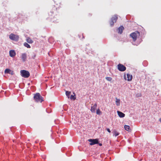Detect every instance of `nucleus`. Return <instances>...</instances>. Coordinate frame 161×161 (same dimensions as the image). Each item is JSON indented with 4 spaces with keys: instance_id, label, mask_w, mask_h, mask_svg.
Masks as SVG:
<instances>
[{
    "instance_id": "nucleus-27",
    "label": "nucleus",
    "mask_w": 161,
    "mask_h": 161,
    "mask_svg": "<svg viewBox=\"0 0 161 161\" xmlns=\"http://www.w3.org/2000/svg\"><path fill=\"white\" fill-rule=\"evenodd\" d=\"M124 29V28L123 26L121 25V33L122 32V30Z\"/></svg>"
},
{
    "instance_id": "nucleus-29",
    "label": "nucleus",
    "mask_w": 161,
    "mask_h": 161,
    "mask_svg": "<svg viewBox=\"0 0 161 161\" xmlns=\"http://www.w3.org/2000/svg\"><path fill=\"white\" fill-rule=\"evenodd\" d=\"M98 144H99V145L100 146H102V143H98Z\"/></svg>"
},
{
    "instance_id": "nucleus-23",
    "label": "nucleus",
    "mask_w": 161,
    "mask_h": 161,
    "mask_svg": "<svg viewBox=\"0 0 161 161\" xmlns=\"http://www.w3.org/2000/svg\"><path fill=\"white\" fill-rule=\"evenodd\" d=\"M87 141H98V139H89Z\"/></svg>"
},
{
    "instance_id": "nucleus-16",
    "label": "nucleus",
    "mask_w": 161,
    "mask_h": 161,
    "mask_svg": "<svg viewBox=\"0 0 161 161\" xmlns=\"http://www.w3.org/2000/svg\"><path fill=\"white\" fill-rule=\"evenodd\" d=\"M96 113L97 114L100 115L101 114L102 112L100 110V109L98 108L97 110Z\"/></svg>"
},
{
    "instance_id": "nucleus-22",
    "label": "nucleus",
    "mask_w": 161,
    "mask_h": 161,
    "mask_svg": "<svg viewBox=\"0 0 161 161\" xmlns=\"http://www.w3.org/2000/svg\"><path fill=\"white\" fill-rule=\"evenodd\" d=\"M70 98L71 99H73L74 100L75 99V97L74 96L72 95L70 97Z\"/></svg>"
},
{
    "instance_id": "nucleus-10",
    "label": "nucleus",
    "mask_w": 161,
    "mask_h": 161,
    "mask_svg": "<svg viewBox=\"0 0 161 161\" xmlns=\"http://www.w3.org/2000/svg\"><path fill=\"white\" fill-rule=\"evenodd\" d=\"M124 128L125 130L127 131H131L130 127L129 125H124Z\"/></svg>"
},
{
    "instance_id": "nucleus-8",
    "label": "nucleus",
    "mask_w": 161,
    "mask_h": 161,
    "mask_svg": "<svg viewBox=\"0 0 161 161\" xmlns=\"http://www.w3.org/2000/svg\"><path fill=\"white\" fill-rule=\"evenodd\" d=\"M5 73L9 74L12 75L14 74V71L9 69H7L5 70Z\"/></svg>"
},
{
    "instance_id": "nucleus-28",
    "label": "nucleus",
    "mask_w": 161,
    "mask_h": 161,
    "mask_svg": "<svg viewBox=\"0 0 161 161\" xmlns=\"http://www.w3.org/2000/svg\"><path fill=\"white\" fill-rule=\"evenodd\" d=\"M107 130L108 132H109V133L111 132V131L109 128H107Z\"/></svg>"
},
{
    "instance_id": "nucleus-25",
    "label": "nucleus",
    "mask_w": 161,
    "mask_h": 161,
    "mask_svg": "<svg viewBox=\"0 0 161 161\" xmlns=\"http://www.w3.org/2000/svg\"><path fill=\"white\" fill-rule=\"evenodd\" d=\"M121 27H119L118 29V33L119 34H121V32L120 31V28Z\"/></svg>"
},
{
    "instance_id": "nucleus-7",
    "label": "nucleus",
    "mask_w": 161,
    "mask_h": 161,
    "mask_svg": "<svg viewBox=\"0 0 161 161\" xmlns=\"http://www.w3.org/2000/svg\"><path fill=\"white\" fill-rule=\"evenodd\" d=\"M21 58L23 62L26 61L27 58V55L26 53H23L21 54Z\"/></svg>"
},
{
    "instance_id": "nucleus-21",
    "label": "nucleus",
    "mask_w": 161,
    "mask_h": 161,
    "mask_svg": "<svg viewBox=\"0 0 161 161\" xmlns=\"http://www.w3.org/2000/svg\"><path fill=\"white\" fill-rule=\"evenodd\" d=\"M118 69L120 71H121V64H119L118 65Z\"/></svg>"
},
{
    "instance_id": "nucleus-11",
    "label": "nucleus",
    "mask_w": 161,
    "mask_h": 161,
    "mask_svg": "<svg viewBox=\"0 0 161 161\" xmlns=\"http://www.w3.org/2000/svg\"><path fill=\"white\" fill-rule=\"evenodd\" d=\"M127 80L128 81H131L132 78V76L131 75H130L129 74H127Z\"/></svg>"
},
{
    "instance_id": "nucleus-3",
    "label": "nucleus",
    "mask_w": 161,
    "mask_h": 161,
    "mask_svg": "<svg viewBox=\"0 0 161 161\" xmlns=\"http://www.w3.org/2000/svg\"><path fill=\"white\" fill-rule=\"evenodd\" d=\"M20 72L21 76L24 78H28L30 75V73L27 70H21Z\"/></svg>"
},
{
    "instance_id": "nucleus-19",
    "label": "nucleus",
    "mask_w": 161,
    "mask_h": 161,
    "mask_svg": "<svg viewBox=\"0 0 161 161\" xmlns=\"http://www.w3.org/2000/svg\"><path fill=\"white\" fill-rule=\"evenodd\" d=\"M116 105L117 106H119L120 105V100H118L116 99Z\"/></svg>"
},
{
    "instance_id": "nucleus-26",
    "label": "nucleus",
    "mask_w": 161,
    "mask_h": 161,
    "mask_svg": "<svg viewBox=\"0 0 161 161\" xmlns=\"http://www.w3.org/2000/svg\"><path fill=\"white\" fill-rule=\"evenodd\" d=\"M125 114L121 112V118L125 117Z\"/></svg>"
},
{
    "instance_id": "nucleus-14",
    "label": "nucleus",
    "mask_w": 161,
    "mask_h": 161,
    "mask_svg": "<svg viewBox=\"0 0 161 161\" xmlns=\"http://www.w3.org/2000/svg\"><path fill=\"white\" fill-rule=\"evenodd\" d=\"M90 145H93L95 144H97L98 143V142H90Z\"/></svg>"
},
{
    "instance_id": "nucleus-30",
    "label": "nucleus",
    "mask_w": 161,
    "mask_h": 161,
    "mask_svg": "<svg viewBox=\"0 0 161 161\" xmlns=\"http://www.w3.org/2000/svg\"><path fill=\"white\" fill-rule=\"evenodd\" d=\"M124 78L125 79V80H126V76L125 75H124Z\"/></svg>"
},
{
    "instance_id": "nucleus-12",
    "label": "nucleus",
    "mask_w": 161,
    "mask_h": 161,
    "mask_svg": "<svg viewBox=\"0 0 161 161\" xmlns=\"http://www.w3.org/2000/svg\"><path fill=\"white\" fill-rule=\"evenodd\" d=\"M26 41L29 43H32L33 42L31 39L29 37L27 38L26 39Z\"/></svg>"
},
{
    "instance_id": "nucleus-2",
    "label": "nucleus",
    "mask_w": 161,
    "mask_h": 161,
    "mask_svg": "<svg viewBox=\"0 0 161 161\" xmlns=\"http://www.w3.org/2000/svg\"><path fill=\"white\" fill-rule=\"evenodd\" d=\"M140 35L139 32L136 31L130 34V36L133 39V41L135 42L136 40L137 37L139 36Z\"/></svg>"
},
{
    "instance_id": "nucleus-6",
    "label": "nucleus",
    "mask_w": 161,
    "mask_h": 161,
    "mask_svg": "<svg viewBox=\"0 0 161 161\" xmlns=\"http://www.w3.org/2000/svg\"><path fill=\"white\" fill-rule=\"evenodd\" d=\"M97 104L96 103H95L94 105L92 106L91 109V111L92 113H95V110L97 109Z\"/></svg>"
},
{
    "instance_id": "nucleus-4",
    "label": "nucleus",
    "mask_w": 161,
    "mask_h": 161,
    "mask_svg": "<svg viewBox=\"0 0 161 161\" xmlns=\"http://www.w3.org/2000/svg\"><path fill=\"white\" fill-rule=\"evenodd\" d=\"M9 38L11 40L18 41L19 40V36L18 35L11 33L9 35Z\"/></svg>"
},
{
    "instance_id": "nucleus-17",
    "label": "nucleus",
    "mask_w": 161,
    "mask_h": 161,
    "mask_svg": "<svg viewBox=\"0 0 161 161\" xmlns=\"http://www.w3.org/2000/svg\"><path fill=\"white\" fill-rule=\"evenodd\" d=\"M126 69V68L123 65L121 64V71H124Z\"/></svg>"
},
{
    "instance_id": "nucleus-9",
    "label": "nucleus",
    "mask_w": 161,
    "mask_h": 161,
    "mask_svg": "<svg viewBox=\"0 0 161 161\" xmlns=\"http://www.w3.org/2000/svg\"><path fill=\"white\" fill-rule=\"evenodd\" d=\"M9 55L11 57H14L16 55V53L14 50H11L9 52Z\"/></svg>"
},
{
    "instance_id": "nucleus-18",
    "label": "nucleus",
    "mask_w": 161,
    "mask_h": 161,
    "mask_svg": "<svg viewBox=\"0 0 161 161\" xmlns=\"http://www.w3.org/2000/svg\"><path fill=\"white\" fill-rule=\"evenodd\" d=\"M71 92L69 91H66V96L68 97V98H69V95L70 94Z\"/></svg>"
},
{
    "instance_id": "nucleus-24",
    "label": "nucleus",
    "mask_w": 161,
    "mask_h": 161,
    "mask_svg": "<svg viewBox=\"0 0 161 161\" xmlns=\"http://www.w3.org/2000/svg\"><path fill=\"white\" fill-rule=\"evenodd\" d=\"M117 113H118V115H119V117H121V112H120L119 111H118Z\"/></svg>"
},
{
    "instance_id": "nucleus-1",
    "label": "nucleus",
    "mask_w": 161,
    "mask_h": 161,
    "mask_svg": "<svg viewBox=\"0 0 161 161\" xmlns=\"http://www.w3.org/2000/svg\"><path fill=\"white\" fill-rule=\"evenodd\" d=\"M33 98L35 101L37 103L40 102L41 103L44 101L43 97L41 96L40 94L39 93L35 94Z\"/></svg>"
},
{
    "instance_id": "nucleus-20",
    "label": "nucleus",
    "mask_w": 161,
    "mask_h": 161,
    "mask_svg": "<svg viewBox=\"0 0 161 161\" xmlns=\"http://www.w3.org/2000/svg\"><path fill=\"white\" fill-rule=\"evenodd\" d=\"M106 79L108 81H111L112 80V78L110 77H106Z\"/></svg>"
},
{
    "instance_id": "nucleus-5",
    "label": "nucleus",
    "mask_w": 161,
    "mask_h": 161,
    "mask_svg": "<svg viewBox=\"0 0 161 161\" xmlns=\"http://www.w3.org/2000/svg\"><path fill=\"white\" fill-rule=\"evenodd\" d=\"M118 18L117 15H114L112 17L110 21V24L111 26H113L114 25V23L116 22Z\"/></svg>"
},
{
    "instance_id": "nucleus-13",
    "label": "nucleus",
    "mask_w": 161,
    "mask_h": 161,
    "mask_svg": "<svg viewBox=\"0 0 161 161\" xmlns=\"http://www.w3.org/2000/svg\"><path fill=\"white\" fill-rule=\"evenodd\" d=\"M113 132V136H118L119 134V133L116 130H114Z\"/></svg>"
},
{
    "instance_id": "nucleus-31",
    "label": "nucleus",
    "mask_w": 161,
    "mask_h": 161,
    "mask_svg": "<svg viewBox=\"0 0 161 161\" xmlns=\"http://www.w3.org/2000/svg\"><path fill=\"white\" fill-rule=\"evenodd\" d=\"M159 120L160 122L161 123V118Z\"/></svg>"
},
{
    "instance_id": "nucleus-15",
    "label": "nucleus",
    "mask_w": 161,
    "mask_h": 161,
    "mask_svg": "<svg viewBox=\"0 0 161 161\" xmlns=\"http://www.w3.org/2000/svg\"><path fill=\"white\" fill-rule=\"evenodd\" d=\"M24 46L28 48H30L31 47L26 42H25L24 44Z\"/></svg>"
}]
</instances>
